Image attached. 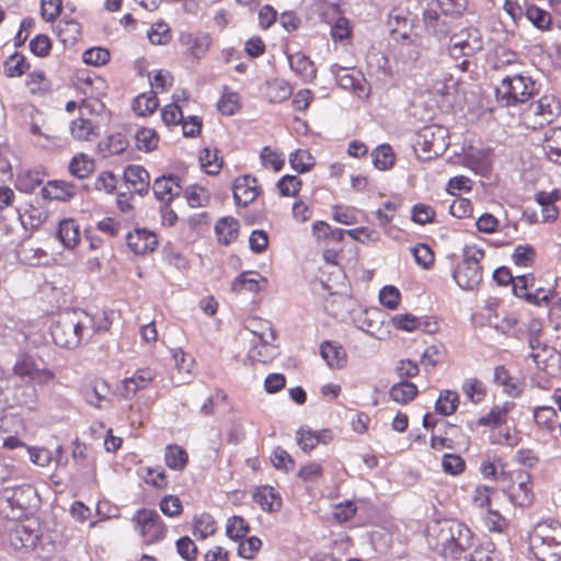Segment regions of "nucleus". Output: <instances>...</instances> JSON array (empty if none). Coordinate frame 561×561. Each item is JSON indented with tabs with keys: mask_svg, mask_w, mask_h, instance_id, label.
Returning <instances> with one entry per match:
<instances>
[{
	"mask_svg": "<svg viewBox=\"0 0 561 561\" xmlns=\"http://www.w3.org/2000/svg\"><path fill=\"white\" fill-rule=\"evenodd\" d=\"M104 324L96 322L95 316L82 310H72L59 316L51 325L50 334L57 346L75 350L82 343H88L95 334L110 329V323L104 319Z\"/></svg>",
	"mask_w": 561,
	"mask_h": 561,
	"instance_id": "nucleus-2",
	"label": "nucleus"
},
{
	"mask_svg": "<svg viewBox=\"0 0 561 561\" xmlns=\"http://www.w3.org/2000/svg\"><path fill=\"white\" fill-rule=\"evenodd\" d=\"M461 391L472 404L482 403L488 396L486 385L477 377L466 378L461 383Z\"/></svg>",
	"mask_w": 561,
	"mask_h": 561,
	"instance_id": "nucleus-44",
	"label": "nucleus"
},
{
	"mask_svg": "<svg viewBox=\"0 0 561 561\" xmlns=\"http://www.w3.org/2000/svg\"><path fill=\"white\" fill-rule=\"evenodd\" d=\"M76 192L77 187L75 184L62 180L48 181L42 188V195L45 199L60 202L70 201L76 195Z\"/></svg>",
	"mask_w": 561,
	"mask_h": 561,
	"instance_id": "nucleus-29",
	"label": "nucleus"
},
{
	"mask_svg": "<svg viewBox=\"0 0 561 561\" xmlns=\"http://www.w3.org/2000/svg\"><path fill=\"white\" fill-rule=\"evenodd\" d=\"M557 420L558 414L552 407L541 405L534 410V421L542 431L552 433L556 428Z\"/></svg>",
	"mask_w": 561,
	"mask_h": 561,
	"instance_id": "nucleus-55",
	"label": "nucleus"
},
{
	"mask_svg": "<svg viewBox=\"0 0 561 561\" xmlns=\"http://www.w3.org/2000/svg\"><path fill=\"white\" fill-rule=\"evenodd\" d=\"M242 107V99L238 92L231 91L228 88L224 89L221 96L217 102V110L226 116L237 114Z\"/></svg>",
	"mask_w": 561,
	"mask_h": 561,
	"instance_id": "nucleus-51",
	"label": "nucleus"
},
{
	"mask_svg": "<svg viewBox=\"0 0 561 561\" xmlns=\"http://www.w3.org/2000/svg\"><path fill=\"white\" fill-rule=\"evenodd\" d=\"M501 491L515 507H529L535 501L534 480L524 469H510L501 472Z\"/></svg>",
	"mask_w": 561,
	"mask_h": 561,
	"instance_id": "nucleus-4",
	"label": "nucleus"
},
{
	"mask_svg": "<svg viewBox=\"0 0 561 561\" xmlns=\"http://www.w3.org/2000/svg\"><path fill=\"white\" fill-rule=\"evenodd\" d=\"M289 164L298 173L312 170L316 164L314 157L307 149H297L289 154Z\"/></svg>",
	"mask_w": 561,
	"mask_h": 561,
	"instance_id": "nucleus-58",
	"label": "nucleus"
},
{
	"mask_svg": "<svg viewBox=\"0 0 561 561\" xmlns=\"http://www.w3.org/2000/svg\"><path fill=\"white\" fill-rule=\"evenodd\" d=\"M359 209L348 205H333L331 207L332 219L341 225L353 226L358 224Z\"/></svg>",
	"mask_w": 561,
	"mask_h": 561,
	"instance_id": "nucleus-59",
	"label": "nucleus"
},
{
	"mask_svg": "<svg viewBox=\"0 0 561 561\" xmlns=\"http://www.w3.org/2000/svg\"><path fill=\"white\" fill-rule=\"evenodd\" d=\"M218 529L215 517L207 512L194 515L192 522V534L198 540H205L216 535Z\"/></svg>",
	"mask_w": 561,
	"mask_h": 561,
	"instance_id": "nucleus-37",
	"label": "nucleus"
},
{
	"mask_svg": "<svg viewBox=\"0 0 561 561\" xmlns=\"http://www.w3.org/2000/svg\"><path fill=\"white\" fill-rule=\"evenodd\" d=\"M24 87L33 96H44L53 91L51 80L41 68H35L26 73Z\"/></svg>",
	"mask_w": 561,
	"mask_h": 561,
	"instance_id": "nucleus-24",
	"label": "nucleus"
},
{
	"mask_svg": "<svg viewBox=\"0 0 561 561\" xmlns=\"http://www.w3.org/2000/svg\"><path fill=\"white\" fill-rule=\"evenodd\" d=\"M542 149L550 161L561 164V127H550L545 133Z\"/></svg>",
	"mask_w": 561,
	"mask_h": 561,
	"instance_id": "nucleus-41",
	"label": "nucleus"
},
{
	"mask_svg": "<svg viewBox=\"0 0 561 561\" xmlns=\"http://www.w3.org/2000/svg\"><path fill=\"white\" fill-rule=\"evenodd\" d=\"M560 199L561 191L558 188L551 192L540 191L535 194V201L541 207L543 221L552 222L558 218L559 208L556 206V203Z\"/></svg>",
	"mask_w": 561,
	"mask_h": 561,
	"instance_id": "nucleus-27",
	"label": "nucleus"
},
{
	"mask_svg": "<svg viewBox=\"0 0 561 561\" xmlns=\"http://www.w3.org/2000/svg\"><path fill=\"white\" fill-rule=\"evenodd\" d=\"M231 188L234 205L242 208L252 205L263 193L259 180L251 174L237 176Z\"/></svg>",
	"mask_w": 561,
	"mask_h": 561,
	"instance_id": "nucleus-13",
	"label": "nucleus"
},
{
	"mask_svg": "<svg viewBox=\"0 0 561 561\" xmlns=\"http://www.w3.org/2000/svg\"><path fill=\"white\" fill-rule=\"evenodd\" d=\"M484 527L493 534H505L511 526V522L499 510L489 508L482 515Z\"/></svg>",
	"mask_w": 561,
	"mask_h": 561,
	"instance_id": "nucleus-48",
	"label": "nucleus"
},
{
	"mask_svg": "<svg viewBox=\"0 0 561 561\" xmlns=\"http://www.w3.org/2000/svg\"><path fill=\"white\" fill-rule=\"evenodd\" d=\"M217 241L222 245L236 242L240 234V222L232 216L219 218L214 227Z\"/></svg>",
	"mask_w": 561,
	"mask_h": 561,
	"instance_id": "nucleus-25",
	"label": "nucleus"
},
{
	"mask_svg": "<svg viewBox=\"0 0 561 561\" xmlns=\"http://www.w3.org/2000/svg\"><path fill=\"white\" fill-rule=\"evenodd\" d=\"M417 386L409 380L396 382L389 390L390 399L401 405L409 404L417 397Z\"/></svg>",
	"mask_w": 561,
	"mask_h": 561,
	"instance_id": "nucleus-43",
	"label": "nucleus"
},
{
	"mask_svg": "<svg viewBox=\"0 0 561 561\" xmlns=\"http://www.w3.org/2000/svg\"><path fill=\"white\" fill-rule=\"evenodd\" d=\"M427 542L449 561H482V549L474 546V534L458 519L437 520L427 529Z\"/></svg>",
	"mask_w": 561,
	"mask_h": 561,
	"instance_id": "nucleus-1",
	"label": "nucleus"
},
{
	"mask_svg": "<svg viewBox=\"0 0 561 561\" xmlns=\"http://www.w3.org/2000/svg\"><path fill=\"white\" fill-rule=\"evenodd\" d=\"M460 405V396L456 390L443 389L435 401V412L442 416L454 415Z\"/></svg>",
	"mask_w": 561,
	"mask_h": 561,
	"instance_id": "nucleus-40",
	"label": "nucleus"
},
{
	"mask_svg": "<svg viewBox=\"0 0 561 561\" xmlns=\"http://www.w3.org/2000/svg\"><path fill=\"white\" fill-rule=\"evenodd\" d=\"M332 440L333 434L329 428L312 431L309 427H300L296 432V442L305 453L312 451L319 444L327 445Z\"/></svg>",
	"mask_w": 561,
	"mask_h": 561,
	"instance_id": "nucleus-19",
	"label": "nucleus"
},
{
	"mask_svg": "<svg viewBox=\"0 0 561 561\" xmlns=\"http://www.w3.org/2000/svg\"><path fill=\"white\" fill-rule=\"evenodd\" d=\"M179 43L186 58L198 61L209 51L213 38L206 32H181Z\"/></svg>",
	"mask_w": 561,
	"mask_h": 561,
	"instance_id": "nucleus-14",
	"label": "nucleus"
},
{
	"mask_svg": "<svg viewBox=\"0 0 561 561\" xmlns=\"http://www.w3.org/2000/svg\"><path fill=\"white\" fill-rule=\"evenodd\" d=\"M320 354L329 367L333 369H341L347 363L346 351L336 342H323L320 346Z\"/></svg>",
	"mask_w": 561,
	"mask_h": 561,
	"instance_id": "nucleus-35",
	"label": "nucleus"
},
{
	"mask_svg": "<svg viewBox=\"0 0 561 561\" xmlns=\"http://www.w3.org/2000/svg\"><path fill=\"white\" fill-rule=\"evenodd\" d=\"M78 88L89 98H100L106 88L104 79L95 73L83 72L77 76Z\"/></svg>",
	"mask_w": 561,
	"mask_h": 561,
	"instance_id": "nucleus-38",
	"label": "nucleus"
},
{
	"mask_svg": "<svg viewBox=\"0 0 561 561\" xmlns=\"http://www.w3.org/2000/svg\"><path fill=\"white\" fill-rule=\"evenodd\" d=\"M448 147L447 129L438 125L423 127L416 135L414 150L423 160H430L445 152Z\"/></svg>",
	"mask_w": 561,
	"mask_h": 561,
	"instance_id": "nucleus-10",
	"label": "nucleus"
},
{
	"mask_svg": "<svg viewBox=\"0 0 561 561\" xmlns=\"http://www.w3.org/2000/svg\"><path fill=\"white\" fill-rule=\"evenodd\" d=\"M251 530L249 522L239 515L229 516L226 520L225 533L231 541L244 539Z\"/></svg>",
	"mask_w": 561,
	"mask_h": 561,
	"instance_id": "nucleus-49",
	"label": "nucleus"
},
{
	"mask_svg": "<svg viewBox=\"0 0 561 561\" xmlns=\"http://www.w3.org/2000/svg\"><path fill=\"white\" fill-rule=\"evenodd\" d=\"M345 236L364 245H374L381 241L380 232L375 228L366 226L345 229Z\"/></svg>",
	"mask_w": 561,
	"mask_h": 561,
	"instance_id": "nucleus-56",
	"label": "nucleus"
},
{
	"mask_svg": "<svg viewBox=\"0 0 561 561\" xmlns=\"http://www.w3.org/2000/svg\"><path fill=\"white\" fill-rule=\"evenodd\" d=\"M311 233L317 245L322 249L323 261L330 265H340L343 248L331 245L341 244L344 241L345 229L334 228L324 220H316L311 226Z\"/></svg>",
	"mask_w": 561,
	"mask_h": 561,
	"instance_id": "nucleus-5",
	"label": "nucleus"
},
{
	"mask_svg": "<svg viewBox=\"0 0 561 561\" xmlns=\"http://www.w3.org/2000/svg\"><path fill=\"white\" fill-rule=\"evenodd\" d=\"M528 356L531 358L535 366L546 374H550V367H556V362L558 360L553 348L549 347L546 343L530 350Z\"/></svg>",
	"mask_w": 561,
	"mask_h": 561,
	"instance_id": "nucleus-46",
	"label": "nucleus"
},
{
	"mask_svg": "<svg viewBox=\"0 0 561 561\" xmlns=\"http://www.w3.org/2000/svg\"><path fill=\"white\" fill-rule=\"evenodd\" d=\"M140 477L146 484L158 490H164L168 488L169 480L164 469L162 468L145 467L141 469Z\"/></svg>",
	"mask_w": 561,
	"mask_h": 561,
	"instance_id": "nucleus-61",
	"label": "nucleus"
},
{
	"mask_svg": "<svg viewBox=\"0 0 561 561\" xmlns=\"http://www.w3.org/2000/svg\"><path fill=\"white\" fill-rule=\"evenodd\" d=\"M71 137L77 141H92L100 136V128L89 105L79 106V116L70 122Z\"/></svg>",
	"mask_w": 561,
	"mask_h": 561,
	"instance_id": "nucleus-15",
	"label": "nucleus"
},
{
	"mask_svg": "<svg viewBox=\"0 0 561 561\" xmlns=\"http://www.w3.org/2000/svg\"><path fill=\"white\" fill-rule=\"evenodd\" d=\"M131 107L137 116H151L159 107V99L154 92H144L133 100Z\"/></svg>",
	"mask_w": 561,
	"mask_h": 561,
	"instance_id": "nucleus-47",
	"label": "nucleus"
},
{
	"mask_svg": "<svg viewBox=\"0 0 561 561\" xmlns=\"http://www.w3.org/2000/svg\"><path fill=\"white\" fill-rule=\"evenodd\" d=\"M561 530L552 524L538 523L529 537L530 549L539 561H556L560 548Z\"/></svg>",
	"mask_w": 561,
	"mask_h": 561,
	"instance_id": "nucleus-8",
	"label": "nucleus"
},
{
	"mask_svg": "<svg viewBox=\"0 0 561 561\" xmlns=\"http://www.w3.org/2000/svg\"><path fill=\"white\" fill-rule=\"evenodd\" d=\"M199 164L203 171L209 175H217L224 164L217 149L204 148L199 153Z\"/></svg>",
	"mask_w": 561,
	"mask_h": 561,
	"instance_id": "nucleus-53",
	"label": "nucleus"
},
{
	"mask_svg": "<svg viewBox=\"0 0 561 561\" xmlns=\"http://www.w3.org/2000/svg\"><path fill=\"white\" fill-rule=\"evenodd\" d=\"M373 164L380 171L390 170L396 162L393 149L388 144L376 147L371 152Z\"/></svg>",
	"mask_w": 561,
	"mask_h": 561,
	"instance_id": "nucleus-54",
	"label": "nucleus"
},
{
	"mask_svg": "<svg viewBox=\"0 0 561 561\" xmlns=\"http://www.w3.org/2000/svg\"><path fill=\"white\" fill-rule=\"evenodd\" d=\"M538 93L537 82L527 72L506 75L495 88L501 106L513 107L527 103Z\"/></svg>",
	"mask_w": 561,
	"mask_h": 561,
	"instance_id": "nucleus-3",
	"label": "nucleus"
},
{
	"mask_svg": "<svg viewBox=\"0 0 561 561\" xmlns=\"http://www.w3.org/2000/svg\"><path fill=\"white\" fill-rule=\"evenodd\" d=\"M128 249L136 255H146L152 253L159 240L153 231L146 228H136L126 236Z\"/></svg>",
	"mask_w": 561,
	"mask_h": 561,
	"instance_id": "nucleus-17",
	"label": "nucleus"
},
{
	"mask_svg": "<svg viewBox=\"0 0 561 561\" xmlns=\"http://www.w3.org/2000/svg\"><path fill=\"white\" fill-rule=\"evenodd\" d=\"M252 500L267 513L279 512L283 506L280 493L271 485L256 486L252 493Z\"/></svg>",
	"mask_w": 561,
	"mask_h": 561,
	"instance_id": "nucleus-21",
	"label": "nucleus"
},
{
	"mask_svg": "<svg viewBox=\"0 0 561 561\" xmlns=\"http://www.w3.org/2000/svg\"><path fill=\"white\" fill-rule=\"evenodd\" d=\"M160 137L156 129L149 127H142L137 130L135 135V145L137 149L150 152L158 148Z\"/></svg>",
	"mask_w": 561,
	"mask_h": 561,
	"instance_id": "nucleus-57",
	"label": "nucleus"
},
{
	"mask_svg": "<svg viewBox=\"0 0 561 561\" xmlns=\"http://www.w3.org/2000/svg\"><path fill=\"white\" fill-rule=\"evenodd\" d=\"M84 399L85 401L98 408L102 409L108 403V394H110V386L104 379H94L90 382V385L84 389Z\"/></svg>",
	"mask_w": 561,
	"mask_h": 561,
	"instance_id": "nucleus-34",
	"label": "nucleus"
},
{
	"mask_svg": "<svg viewBox=\"0 0 561 561\" xmlns=\"http://www.w3.org/2000/svg\"><path fill=\"white\" fill-rule=\"evenodd\" d=\"M55 32L64 45H73L81 36V26L73 20H61L57 23Z\"/></svg>",
	"mask_w": 561,
	"mask_h": 561,
	"instance_id": "nucleus-50",
	"label": "nucleus"
},
{
	"mask_svg": "<svg viewBox=\"0 0 561 561\" xmlns=\"http://www.w3.org/2000/svg\"><path fill=\"white\" fill-rule=\"evenodd\" d=\"M508 472L506 461L496 453L486 454L481 460L479 471L481 476L486 480H492L501 483V472Z\"/></svg>",
	"mask_w": 561,
	"mask_h": 561,
	"instance_id": "nucleus-32",
	"label": "nucleus"
},
{
	"mask_svg": "<svg viewBox=\"0 0 561 561\" xmlns=\"http://www.w3.org/2000/svg\"><path fill=\"white\" fill-rule=\"evenodd\" d=\"M267 279L256 271H244L232 282L231 289L236 294H257L267 287Z\"/></svg>",
	"mask_w": 561,
	"mask_h": 561,
	"instance_id": "nucleus-20",
	"label": "nucleus"
},
{
	"mask_svg": "<svg viewBox=\"0 0 561 561\" xmlns=\"http://www.w3.org/2000/svg\"><path fill=\"white\" fill-rule=\"evenodd\" d=\"M57 238L66 249H76L81 241L80 225L73 218L61 219L58 224Z\"/></svg>",
	"mask_w": 561,
	"mask_h": 561,
	"instance_id": "nucleus-30",
	"label": "nucleus"
},
{
	"mask_svg": "<svg viewBox=\"0 0 561 561\" xmlns=\"http://www.w3.org/2000/svg\"><path fill=\"white\" fill-rule=\"evenodd\" d=\"M95 160L83 152L75 154L68 165L70 174L77 179L85 180L94 172Z\"/></svg>",
	"mask_w": 561,
	"mask_h": 561,
	"instance_id": "nucleus-42",
	"label": "nucleus"
},
{
	"mask_svg": "<svg viewBox=\"0 0 561 561\" xmlns=\"http://www.w3.org/2000/svg\"><path fill=\"white\" fill-rule=\"evenodd\" d=\"M448 351L444 343L428 345L420 357V364L425 371L434 370L447 358Z\"/></svg>",
	"mask_w": 561,
	"mask_h": 561,
	"instance_id": "nucleus-39",
	"label": "nucleus"
},
{
	"mask_svg": "<svg viewBox=\"0 0 561 561\" xmlns=\"http://www.w3.org/2000/svg\"><path fill=\"white\" fill-rule=\"evenodd\" d=\"M260 160L265 169L279 172L285 165L284 154L268 146L264 147L260 152Z\"/></svg>",
	"mask_w": 561,
	"mask_h": 561,
	"instance_id": "nucleus-63",
	"label": "nucleus"
},
{
	"mask_svg": "<svg viewBox=\"0 0 561 561\" xmlns=\"http://www.w3.org/2000/svg\"><path fill=\"white\" fill-rule=\"evenodd\" d=\"M188 453L176 444L167 445L164 449V463L173 471H183L188 465Z\"/></svg>",
	"mask_w": 561,
	"mask_h": 561,
	"instance_id": "nucleus-45",
	"label": "nucleus"
},
{
	"mask_svg": "<svg viewBox=\"0 0 561 561\" xmlns=\"http://www.w3.org/2000/svg\"><path fill=\"white\" fill-rule=\"evenodd\" d=\"M515 408V403L506 401L493 405L490 411L478 420V425L490 428H497L507 423L508 414Z\"/></svg>",
	"mask_w": 561,
	"mask_h": 561,
	"instance_id": "nucleus-31",
	"label": "nucleus"
},
{
	"mask_svg": "<svg viewBox=\"0 0 561 561\" xmlns=\"http://www.w3.org/2000/svg\"><path fill=\"white\" fill-rule=\"evenodd\" d=\"M525 16L536 28L540 30L541 32L551 30L552 16L547 10L536 4H531L526 8Z\"/></svg>",
	"mask_w": 561,
	"mask_h": 561,
	"instance_id": "nucleus-52",
	"label": "nucleus"
},
{
	"mask_svg": "<svg viewBox=\"0 0 561 561\" xmlns=\"http://www.w3.org/2000/svg\"><path fill=\"white\" fill-rule=\"evenodd\" d=\"M484 250L471 245L463 250V257L453 272V277L459 287L472 290L482 282L481 261L484 257Z\"/></svg>",
	"mask_w": 561,
	"mask_h": 561,
	"instance_id": "nucleus-7",
	"label": "nucleus"
},
{
	"mask_svg": "<svg viewBox=\"0 0 561 561\" xmlns=\"http://www.w3.org/2000/svg\"><path fill=\"white\" fill-rule=\"evenodd\" d=\"M483 48V39L477 28H463L449 38V55L458 59L463 56H472Z\"/></svg>",
	"mask_w": 561,
	"mask_h": 561,
	"instance_id": "nucleus-12",
	"label": "nucleus"
},
{
	"mask_svg": "<svg viewBox=\"0 0 561 561\" xmlns=\"http://www.w3.org/2000/svg\"><path fill=\"white\" fill-rule=\"evenodd\" d=\"M528 111L543 122L550 123L561 111L560 101L552 93H545L529 104Z\"/></svg>",
	"mask_w": 561,
	"mask_h": 561,
	"instance_id": "nucleus-22",
	"label": "nucleus"
},
{
	"mask_svg": "<svg viewBox=\"0 0 561 561\" xmlns=\"http://www.w3.org/2000/svg\"><path fill=\"white\" fill-rule=\"evenodd\" d=\"M31 70L28 58L20 53L14 51L3 61V75L9 79L21 78Z\"/></svg>",
	"mask_w": 561,
	"mask_h": 561,
	"instance_id": "nucleus-36",
	"label": "nucleus"
},
{
	"mask_svg": "<svg viewBox=\"0 0 561 561\" xmlns=\"http://www.w3.org/2000/svg\"><path fill=\"white\" fill-rule=\"evenodd\" d=\"M149 82L151 87V92H154V94L164 93L168 92L173 83L174 78L172 73L164 69H159L152 72V75H149Z\"/></svg>",
	"mask_w": 561,
	"mask_h": 561,
	"instance_id": "nucleus-62",
	"label": "nucleus"
},
{
	"mask_svg": "<svg viewBox=\"0 0 561 561\" xmlns=\"http://www.w3.org/2000/svg\"><path fill=\"white\" fill-rule=\"evenodd\" d=\"M493 382L502 388L510 398H520L525 391V381L514 376L504 365H497L493 371Z\"/></svg>",
	"mask_w": 561,
	"mask_h": 561,
	"instance_id": "nucleus-18",
	"label": "nucleus"
},
{
	"mask_svg": "<svg viewBox=\"0 0 561 561\" xmlns=\"http://www.w3.org/2000/svg\"><path fill=\"white\" fill-rule=\"evenodd\" d=\"M288 62L291 70L299 76L302 81L310 82L317 77V69L313 61L304 53L297 51L288 55Z\"/></svg>",
	"mask_w": 561,
	"mask_h": 561,
	"instance_id": "nucleus-33",
	"label": "nucleus"
},
{
	"mask_svg": "<svg viewBox=\"0 0 561 561\" xmlns=\"http://www.w3.org/2000/svg\"><path fill=\"white\" fill-rule=\"evenodd\" d=\"M152 190L158 199L167 203L171 202L182 191L181 180L172 174L162 175L154 180Z\"/></svg>",
	"mask_w": 561,
	"mask_h": 561,
	"instance_id": "nucleus-26",
	"label": "nucleus"
},
{
	"mask_svg": "<svg viewBox=\"0 0 561 561\" xmlns=\"http://www.w3.org/2000/svg\"><path fill=\"white\" fill-rule=\"evenodd\" d=\"M5 529L9 543L15 551L33 550L41 538L38 522L35 518L11 519Z\"/></svg>",
	"mask_w": 561,
	"mask_h": 561,
	"instance_id": "nucleus-9",
	"label": "nucleus"
},
{
	"mask_svg": "<svg viewBox=\"0 0 561 561\" xmlns=\"http://www.w3.org/2000/svg\"><path fill=\"white\" fill-rule=\"evenodd\" d=\"M157 373L150 367L138 368L130 377L121 381L118 387L121 397L125 400L133 399L138 391L148 389L154 381Z\"/></svg>",
	"mask_w": 561,
	"mask_h": 561,
	"instance_id": "nucleus-16",
	"label": "nucleus"
},
{
	"mask_svg": "<svg viewBox=\"0 0 561 561\" xmlns=\"http://www.w3.org/2000/svg\"><path fill=\"white\" fill-rule=\"evenodd\" d=\"M123 179L129 190L139 195L147 194L150 187L149 172L141 165H128L123 173Z\"/></svg>",
	"mask_w": 561,
	"mask_h": 561,
	"instance_id": "nucleus-23",
	"label": "nucleus"
},
{
	"mask_svg": "<svg viewBox=\"0 0 561 561\" xmlns=\"http://www.w3.org/2000/svg\"><path fill=\"white\" fill-rule=\"evenodd\" d=\"M496 494V489L488 484H478L471 495L473 506L480 510L492 508V500Z\"/></svg>",
	"mask_w": 561,
	"mask_h": 561,
	"instance_id": "nucleus-60",
	"label": "nucleus"
},
{
	"mask_svg": "<svg viewBox=\"0 0 561 561\" xmlns=\"http://www.w3.org/2000/svg\"><path fill=\"white\" fill-rule=\"evenodd\" d=\"M465 164L476 174L488 176L492 171V151L490 149L470 150L465 156Z\"/></svg>",
	"mask_w": 561,
	"mask_h": 561,
	"instance_id": "nucleus-28",
	"label": "nucleus"
},
{
	"mask_svg": "<svg viewBox=\"0 0 561 561\" xmlns=\"http://www.w3.org/2000/svg\"><path fill=\"white\" fill-rule=\"evenodd\" d=\"M13 375L26 383L44 385L55 378V374L47 368H39L36 358L30 354H21L12 368Z\"/></svg>",
	"mask_w": 561,
	"mask_h": 561,
	"instance_id": "nucleus-11",
	"label": "nucleus"
},
{
	"mask_svg": "<svg viewBox=\"0 0 561 561\" xmlns=\"http://www.w3.org/2000/svg\"><path fill=\"white\" fill-rule=\"evenodd\" d=\"M130 520L135 531L147 546L159 543L168 536L169 527L154 510L139 508Z\"/></svg>",
	"mask_w": 561,
	"mask_h": 561,
	"instance_id": "nucleus-6",
	"label": "nucleus"
},
{
	"mask_svg": "<svg viewBox=\"0 0 561 561\" xmlns=\"http://www.w3.org/2000/svg\"><path fill=\"white\" fill-rule=\"evenodd\" d=\"M237 542L239 543L237 554L245 560H254L263 546L262 540L256 536L245 537Z\"/></svg>",
	"mask_w": 561,
	"mask_h": 561,
	"instance_id": "nucleus-64",
	"label": "nucleus"
}]
</instances>
